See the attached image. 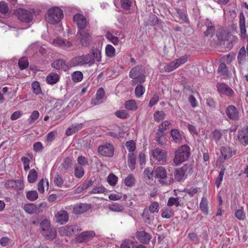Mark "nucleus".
Returning a JSON list of instances; mask_svg holds the SVG:
<instances>
[{
    "instance_id": "nucleus-45",
    "label": "nucleus",
    "mask_w": 248,
    "mask_h": 248,
    "mask_svg": "<svg viewBox=\"0 0 248 248\" xmlns=\"http://www.w3.org/2000/svg\"><path fill=\"white\" fill-rule=\"evenodd\" d=\"M135 183V179L133 174H129L124 180V184L126 186H132Z\"/></svg>"
},
{
    "instance_id": "nucleus-47",
    "label": "nucleus",
    "mask_w": 248,
    "mask_h": 248,
    "mask_svg": "<svg viewBox=\"0 0 248 248\" xmlns=\"http://www.w3.org/2000/svg\"><path fill=\"white\" fill-rule=\"evenodd\" d=\"M150 213H158L159 211V204L156 202H152L149 206L148 209Z\"/></svg>"
},
{
    "instance_id": "nucleus-37",
    "label": "nucleus",
    "mask_w": 248,
    "mask_h": 248,
    "mask_svg": "<svg viewBox=\"0 0 248 248\" xmlns=\"http://www.w3.org/2000/svg\"><path fill=\"white\" fill-rule=\"evenodd\" d=\"M166 117L165 113L163 111H156L154 114L155 121L159 122L164 120Z\"/></svg>"
},
{
    "instance_id": "nucleus-7",
    "label": "nucleus",
    "mask_w": 248,
    "mask_h": 248,
    "mask_svg": "<svg viewBox=\"0 0 248 248\" xmlns=\"http://www.w3.org/2000/svg\"><path fill=\"white\" fill-rule=\"evenodd\" d=\"M188 59L187 55H184L180 58L170 62L165 66V70L167 72H171L178 67L180 65L185 63Z\"/></svg>"
},
{
    "instance_id": "nucleus-35",
    "label": "nucleus",
    "mask_w": 248,
    "mask_h": 248,
    "mask_svg": "<svg viewBox=\"0 0 248 248\" xmlns=\"http://www.w3.org/2000/svg\"><path fill=\"white\" fill-rule=\"evenodd\" d=\"M201 210L206 215L208 213L207 200L205 197H202L200 204Z\"/></svg>"
},
{
    "instance_id": "nucleus-61",
    "label": "nucleus",
    "mask_w": 248,
    "mask_h": 248,
    "mask_svg": "<svg viewBox=\"0 0 248 248\" xmlns=\"http://www.w3.org/2000/svg\"><path fill=\"white\" fill-rule=\"evenodd\" d=\"M14 187L16 188L17 190H21L24 187L23 181L22 180H15Z\"/></svg>"
},
{
    "instance_id": "nucleus-1",
    "label": "nucleus",
    "mask_w": 248,
    "mask_h": 248,
    "mask_svg": "<svg viewBox=\"0 0 248 248\" xmlns=\"http://www.w3.org/2000/svg\"><path fill=\"white\" fill-rule=\"evenodd\" d=\"M174 163L178 165L187 160L190 155V148L187 145L179 147L174 153Z\"/></svg>"
},
{
    "instance_id": "nucleus-3",
    "label": "nucleus",
    "mask_w": 248,
    "mask_h": 248,
    "mask_svg": "<svg viewBox=\"0 0 248 248\" xmlns=\"http://www.w3.org/2000/svg\"><path fill=\"white\" fill-rule=\"evenodd\" d=\"M63 17L62 10L59 7H55L48 11L46 20L49 23L54 24L60 21Z\"/></svg>"
},
{
    "instance_id": "nucleus-28",
    "label": "nucleus",
    "mask_w": 248,
    "mask_h": 248,
    "mask_svg": "<svg viewBox=\"0 0 248 248\" xmlns=\"http://www.w3.org/2000/svg\"><path fill=\"white\" fill-rule=\"evenodd\" d=\"M87 209V207L86 204L79 203L74 206L73 208V212L75 214H80L85 212Z\"/></svg>"
},
{
    "instance_id": "nucleus-29",
    "label": "nucleus",
    "mask_w": 248,
    "mask_h": 248,
    "mask_svg": "<svg viewBox=\"0 0 248 248\" xmlns=\"http://www.w3.org/2000/svg\"><path fill=\"white\" fill-rule=\"evenodd\" d=\"M23 209L26 213L32 214L36 211L37 207L33 203H27L24 205Z\"/></svg>"
},
{
    "instance_id": "nucleus-50",
    "label": "nucleus",
    "mask_w": 248,
    "mask_h": 248,
    "mask_svg": "<svg viewBox=\"0 0 248 248\" xmlns=\"http://www.w3.org/2000/svg\"><path fill=\"white\" fill-rule=\"evenodd\" d=\"M173 215V211L170 208H167L164 210L161 214L163 218H170Z\"/></svg>"
},
{
    "instance_id": "nucleus-24",
    "label": "nucleus",
    "mask_w": 248,
    "mask_h": 248,
    "mask_svg": "<svg viewBox=\"0 0 248 248\" xmlns=\"http://www.w3.org/2000/svg\"><path fill=\"white\" fill-rule=\"evenodd\" d=\"M170 134L175 143H180L182 140V134L178 129H172Z\"/></svg>"
},
{
    "instance_id": "nucleus-9",
    "label": "nucleus",
    "mask_w": 248,
    "mask_h": 248,
    "mask_svg": "<svg viewBox=\"0 0 248 248\" xmlns=\"http://www.w3.org/2000/svg\"><path fill=\"white\" fill-rule=\"evenodd\" d=\"M73 20L77 25L78 31L85 30L87 26V21L83 15L76 14L73 17Z\"/></svg>"
},
{
    "instance_id": "nucleus-10",
    "label": "nucleus",
    "mask_w": 248,
    "mask_h": 248,
    "mask_svg": "<svg viewBox=\"0 0 248 248\" xmlns=\"http://www.w3.org/2000/svg\"><path fill=\"white\" fill-rule=\"evenodd\" d=\"M95 234V232L92 231L83 232L76 237V240L78 243L87 242L92 239Z\"/></svg>"
},
{
    "instance_id": "nucleus-27",
    "label": "nucleus",
    "mask_w": 248,
    "mask_h": 248,
    "mask_svg": "<svg viewBox=\"0 0 248 248\" xmlns=\"http://www.w3.org/2000/svg\"><path fill=\"white\" fill-rule=\"evenodd\" d=\"M52 66L57 69H63L65 70L67 68V65L65 61L62 60H58L53 62Z\"/></svg>"
},
{
    "instance_id": "nucleus-49",
    "label": "nucleus",
    "mask_w": 248,
    "mask_h": 248,
    "mask_svg": "<svg viewBox=\"0 0 248 248\" xmlns=\"http://www.w3.org/2000/svg\"><path fill=\"white\" fill-rule=\"evenodd\" d=\"M145 91L144 88L141 84H139L135 88V93L136 96L139 98L144 93Z\"/></svg>"
},
{
    "instance_id": "nucleus-60",
    "label": "nucleus",
    "mask_w": 248,
    "mask_h": 248,
    "mask_svg": "<svg viewBox=\"0 0 248 248\" xmlns=\"http://www.w3.org/2000/svg\"><path fill=\"white\" fill-rule=\"evenodd\" d=\"M215 30V29L214 26L212 25V24L210 25H208L207 29L204 32L205 35L206 36H212L214 33Z\"/></svg>"
},
{
    "instance_id": "nucleus-32",
    "label": "nucleus",
    "mask_w": 248,
    "mask_h": 248,
    "mask_svg": "<svg viewBox=\"0 0 248 248\" xmlns=\"http://www.w3.org/2000/svg\"><path fill=\"white\" fill-rule=\"evenodd\" d=\"M221 153L225 159L230 158L232 155V151L229 147H222L221 148Z\"/></svg>"
},
{
    "instance_id": "nucleus-54",
    "label": "nucleus",
    "mask_w": 248,
    "mask_h": 248,
    "mask_svg": "<svg viewBox=\"0 0 248 248\" xmlns=\"http://www.w3.org/2000/svg\"><path fill=\"white\" fill-rule=\"evenodd\" d=\"M117 181L118 177L113 173L110 174L107 178V181L111 186L115 185Z\"/></svg>"
},
{
    "instance_id": "nucleus-14",
    "label": "nucleus",
    "mask_w": 248,
    "mask_h": 248,
    "mask_svg": "<svg viewBox=\"0 0 248 248\" xmlns=\"http://www.w3.org/2000/svg\"><path fill=\"white\" fill-rule=\"evenodd\" d=\"M217 88L219 93L228 96H232L234 93L233 90L228 85L223 83H218Z\"/></svg>"
},
{
    "instance_id": "nucleus-16",
    "label": "nucleus",
    "mask_w": 248,
    "mask_h": 248,
    "mask_svg": "<svg viewBox=\"0 0 248 248\" xmlns=\"http://www.w3.org/2000/svg\"><path fill=\"white\" fill-rule=\"evenodd\" d=\"M105 91L103 88H99L96 93V97L91 100L92 104L97 105L102 103V100L105 96Z\"/></svg>"
},
{
    "instance_id": "nucleus-30",
    "label": "nucleus",
    "mask_w": 248,
    "mask_h": 248,
    "mask_svg": "<svg viewBox=\"0 0 248 248\" xmlns=\"http://www.w3.org/2000/svg\"><path fill=\"white\" fill-rule=\"evenodd\" d=\"M38 174L36 170L34 169L30 170L28 175V181L30 183H34L37 178Z\"/></svg>"
},
{
    "instance_id": "nucleus-8",
    "label": "nucleus",
    "mask_w": 248,
    "mask_h": 248,
    "mask_svg": "<svg viewBox=\"0 0 248 248\" xmlns=\"http://www.w3.org/2000/svg\"><path fill=\"white\" fill-rule=\"evenodd\" d=\"M152 155L154 158L156 160L161 164L166 161L167 153L163 150L157 148L152 151Z\"/></svg>"
},
{
    "instance_id": "nucleus-64",
    "label": "nucleus",
    "mask_w": 248,
    "mask_h": 248,
    "mask_svg": "<svg viewBox=\"0 0 248 248\" xmlns=\"http://www.w3.org/2000/svg\"><path fill=\"white\" fill-rule=\"evenodd\" d=\"M9 11L8 7L7 4L4 1L0 2V13L5 14L8 13Z\"/></svg>"
},
{
    "instance_id": "nucleus-21",
    "label": "nucleus",
    "mask_w": 248,
    "mask_h": 248,
    "mask_svg": "<svg viewBox=\"0 0 248 248\" xmlns=\"http://www.w3.org/2000/svg\"><path fill=\"white\" fill-rule=\"evenodd\" d=\"M53 43L64 48H69L72 46L71 42L66 41L61 38H57L53 40Z\"/></svg>"
},
{
    "instance_id": "nucleus-13",
    "label": "nucleus",
    "mask_w": 248,
    "mask_h": 248,
    "mask_svg": "<svg viewBox=\"0 0 248 248\" xmlns=\"http://www.w3.org/2000/svg\"><path fill=\"white\" fill-rule=\"evenodd\" d=\"M55 217L56 222L63 224L67 222L69 219V215L67 211L65 210H60L58 211L55 215Z\"/></svg>"
},
{
    "instance_id": "nucleus-40",
    "label": "nucleus",
    "mask_w": 248,
    "mask_h": 248,
    "mask_svg": "<svg viewBox=\"0 0 248 248\" xmlns=\"http://www.w3.org/2000/svg\"><path fill=\"white\" fill-rule=\"evenodd\" d=\"M109 209L113 212H122L124 210V207L117 203L109 205Z\"/></svg>"
},
{
    "instance_id": "nucleus-62",
    "label": "nucleus",
    "mask_w": 248,
    "mask_h": 248,
    "mask_svg": "<svg viewBox=\"0 0 248 248\" xmlns=\"http://www.w3.org/2000/svg\"><path fill=\"white\" fill-rule=\"evenodd\" d=\"M62 166L64 169L68 170L72 166V160L69 157L65 158L62 164Z\"/></svg>"
},
{
    "instance_id": "nucleus-55",
    "label": "nucleus",
    "mask_w": 248,
    "mask_h": 248,
    "mask_svg": "<svg viewBox=\"0 0 248 248\" xmlns=\"http://www.w3.org/2000/svg\"><path fill=\"white\" fill-rule=\"evenodd\" d=\"M125 146L130 153H133L136 149L135 143L133 140L127 141Z\"/></svg>"
},
{
    "instance_id": "nucleus-39",
    "label": "nucleus",
    "mask_w": 248,
    "mask_h": 248,
    "mask_svg": "<svg viewBox=\"0 0 248 248\" xmlns=\"http://www.w3.org/2000/svg\"><path fill=\"white\" fill-rule=\"evenodd\" d=\"M235 217L239 220H244L246 219V213L242 207L236 211Z\"/></svg>"
},
{
    "instance_id": "nucleus-57",
    "label": "nucleus",
    "mask_w": 248,
    "mask_h": 248,
    "mask_svg": "<svg viewBox=\"0 0 248 248\" xmlns=\"http://www.w3.org/2000/svg\"><path fill=\"white\" fill-rule=\"evenodd\" d=\"M248 134V127H244L242 129L238 131V139L239 140L241 139H244V137L247 135Z\"/></svg>"
},
{
    "instance_id": "nucleus-23",
    "label": "nucleus",
    "mask_w": 248,
    "mask_h": 248,
    "mask_svg": "<svg viewBox=\"0 0 248 248\" xmlns=\"http://www.w3.org/2000/svg\"><path fill=\"white\" fill-rule=\"evenodd\" d=\"M155 177L161 179H164L167 177V171L163 167H158L155 170Z\"/></svg>"
},
{
    "instance_id": "nucleus-46",
    "label": "nucleus",
    "mask_w": 248,
    "mask_h": 248,
    "mask_svg": "<svg viewBox=\"0 0 248 248\" xmlns=\"http://www.w3.org/2000/svg\"><path fill=\"white\" fill-rule=\"evenodd\" d=\"M53 181L55 185L59 187H62L63 185V180L60 175L57 174L55 176Z\"/></svg>"
},
{
    "instance_id": "nucleus-6",
    "label": "nucleus",
    "mask_w": 248,
    "mask_h": 248,
    "mask_svg": "<svg viewBox=\"0 0 248 248\" xmlns=\"http://www.w3.org/2000/svg\"><path fill=\"white\" fill-rule=\"evenodd\" d=\"M114 150L113 146L109 143L100 145L98 148V152L100 155L108 157L113 156Z\"/></svg>"
},
{
    "instance_id": "nucleus-2",
    "label": "nucleus",
    "mask_w": 248,
    "mask_h": 248,
    "mask_svg": "<svg viewBox=\"0 0 248 248\" xmlns=\"http://www.w3.org/2000/svg\"><path fill=\"white\" fill-rule=\"evenodd\" d=\"M94 63L92 55L88 54L73 58L70 62L71 66H84L87 64L91 65Z\"/></svg>"
},
{
    "instance_id": "nucleus-33",
    "label": "nucleus",
    "mask_w": 248,
    "mask_h": 248,
    "mask_svg": "<svg viewBox=\"0 0 248 248\" xmlns=\"http://www.w3.org/2000/svg\"><path fill=\"white\" fill-rule=\"evenodd\" d=\"M74 168V174L75 176L78 178H81L84 174V171L83 167L81 166L76 164Z\"/></svg>"
},
{
    "instance_id": "nucleus-53",
    "label": "nucleus",
    "mask_w": 248,
    "mask_h": 248,
    "mask_svg": "<svg viewBox=\"0 0 248 248\" xmlns=\"http://www.w3.org/2000/svg\"><path fill=\"white\" fill-rule=\"evenodd\" d=\"M246 50L244 46L242 47L238 53L237 59L239 63H241V61H243L246 57Z\"/></svg>"
},
{
    "instance_id": "nucleus-41",
    "label": "nucleus",
    "mask_w": 248,
    "mask_h": 248,
    "mask_svg": "<svg viewBox=\"0 0 248 248\" xmlns=\"http://www.w3.org/2000/svg\"><path fill=\"white\" fill-rule=\"evenodd\" d=\"M105 52L108 57L113 58L115 56V49L111 45H107L106 47Z\"/></svg>"
},
{
    "instance_id": "nucleus-51",
    "label": "nucleus",
    "mask_w": 248,
    "mask_h": 248,
    "mask_svg": "<svg viewBox=\"0 0 248 248\" xmlns=\"http://www.w3.org/2000/svg\"><path fill=\"white\" fill-rule=\"evenodd\" d=\"M115 115L121 119H126L129 117V114L126 110H117L115 113Z\"/></svg>"
},
{
    "instance_id": "nucleus-4",
    "label": "nucleus",
    "mask_w": 248,
    "mask_h": 248,
    "mask_svg": "<svg viewBox=\"0 0 248 248\" xmlns=\"http://www.w3.org/2000/svg\"><path fill=\"white\" fill-rule=\"evenodd\" d=\"M77 36L83 46H89L92 41L91 34L87 30L78 31Z\"/></svg>"
},
{
    "instance_id": "nucleus-26",
    "label": "nucleus",
    "mask_w": 248,
    "mask_h": 248,
    "mask_svg": "<svg viewBox=\"0 0 248 248\" xmlns=\"http://www.w3.org/2000/svg\"><path fill=\"white\" fill-rule=\"evenodd\" d=\"M59 80V76L57 73H51L46 78L47 82L49 84L56 83Z\"/></svg>"
},
{
    "instance_id": "nucleus-22",
    "label": "nucleus",
    "mask_w": 248,
    "mask_h": 248,
    "mask_svg": "<svg viewBox=\"0 0 248 248\" xmlns=\"http://www.w3.org/2000/svg\"><path fill=\"white\" fill-rule=\"evenodd\" d=\"M141 75H144L142 67L140 66H136L131 69L129 76L130 78H133Z\"/></svg>"
},
{
    "instance_id": "nucleus-42",
    "label": "nucleus",
    "mask_w": 248,
    "mask_h": 248,
    "mask_svg": "<svg viewBox=\"0 0 248 248\" xmlns=\"http://www.w3.org/2000/svg\"><path fill=\"white\" fill-rule=\"evenodd\" d=\"M41 232L46 231L50 228H54L51 225L50 221L47 219H44L40 223Z\"/></svg>"
},
{
    "instance_id": "nucleus-17",
    "label": "nucleus",
    "mask_w": 248,
    "mask_h": 248,
    "mask_svg": "<svg viewBox=\"0 0 248 248\" xmlns=\"http://www.w3.org/2000/svg\"><path fill=\"white\" fill-rule=\"evenodd\" d=\"M76 228V226L66 225L61 228L59 232L62 235H71L74 233Z\"/></svg>"
},
{
    "instance_id": "nucleus-38",
    "label": "nucleus",
    "mask_w": 248,
    "mask_h": 248,
    "mask_svg": "<svg viewBox=\"0 0 248 248\" xmlns=\"http://www.w3.org/2000/svg\"><path fill=\"white\" fill-rule=\"evenodd\" d=\"M27 198L30 201H34L38 198V194L35 190L29 191L26 193Z\"/></svg>"
},
{
    "instance_id": "nucleus-59",
    "label": "nucleus",
    "mask_w": 248,
    "mask_h": 248,
    "mask_svg": "<svg viewBox=\"0 0 248 248\" xmlns=\"http://www.w3.org/2000/svg\"><path fill=\"white\" fill-rule=\"evenodd\" d=\"M106 188L101 186H96L94 187L92 191L90 192L91 194H100L103 193L105 192Z\"/></svg>"
},
{
    "instance_id": "nucleus-5",
    "label": "nucleus",
    "mask_w": 248,
    "mask_h": 248,
    "mask_svg": "<svg viewBox=\"0 0 248 248\" xmlns=\"http://www.w3.org/2000/svg\"><path fill=\"white\" fill-rule=\"evenodd\" d=\"M16 16L18 19L22 22L28 23L32 21V14L28 10L24 9H19L16 12Z\"/></svg>"
},
{
    "instance_id": "nucleus-34",
    "label": "nucleus",
    "mask_w": 248,
    "mask_h": 248,
    "mask_svg": "<svg viewBox=\"0 0 248 248\" xmlns=\"http://www.w3.org/2000/svg\"><path fill=\"white\" fill-rule=\"evenodd\" d=\"M142 216L146 222L148 224H150L154 218V216L150 214L149 210L146 209H144Z\"/></svg>"
},
{
    "instance_id": "nucleus-25",
    "label": "nucleus",
    "mask_w": 248,
    "mask_h": 248,
    "mask_svg": "<svg viewBox=\"0 0 248 248\" xmlns=\"http://www.w3.org/2000/svg\"><path fill=\"white\" fill-rule=\"evenodd\" d=\"M136 157L133 153H129L128 155L127 163L129 168L132 170L135 169Z\"/></svg>"
},
{
    "instance_id": "nucleus-44",
    "label": "nucleus",
    "mask_w": 248,
    "mask_h": 248,
    "mask_svg": "<svg viewBox=\"0 0 248 248\" xmlns=\"http://www.w3.org/2000/svg\"><path fill=\"white\" fill-rule=\"evenodd\" d=\"M18 65L20 70L26 69L29 66V62L26 57L20 58L18 62Z\"/></svg>"
},
{
    "instance_id": "nucleus-15",
    "label": "nucleus",
    "mask_w": 248,
    "mask_h": 248,
    "mask_svg": "<svg viewBox=\"0 0 248 248\" xmlns=\"http://www.w3.org/2000/svg\"><path fill=\"white\" fill-rule=\"evenodd\" d=\"M136 238L143 244H147L151 239L150 235L145 231H140L136 233Z\"/></svg>"
},
{
    "instance_id": "nucleus-43",
    "label": "nucleus",
    "mask_w": 248,
    "mask_h": 248,
    "mask_svg": "<svg viewBox=\"0 0 248 248\" xmlns=\"http://www.w3.org/2000/svg\"><path fill=\"white\" fill-rule=\"evenodd\" d=\"M83 78V74L80 71H76L72 74V79L75 82H78Z\"/></svg>"
},
{
    "instance_id": "nucleus-20",
    "label": "nucleus",
    "mask_w": 248,
    "mask_h": 248,
    "mask_svg": "<svg viewBox=\"0 0 248 248\" xmlns=\"http://www.w3.org/2000/svg\"><path fill=\"white\" fill-rule=\"evenodd\" d=\"M219 75L223 78H227L229 77V71L227 66L224 63H221L217 70Z\"/></svg>"
},
{
    "instance_id": "nucleus-18",
    "label": "nucleus",
    "mask_w": 248,
    "mask_h": 248,
    "mask_svg": "<svg viewBox=\"0 0 248 248\" xmlns=\"http://www.w3.org/2000/svg\"><path fill=\"white\" fill-rule=\"evenodd\" d=\"M83 126L82 123L72 124L66 129L65 134L67 136H71L81 129Z\"/></svg>"
},
{
    "instance_id": "nucleus-48",
    "label": "nucleus",
    "mask_w": 248,
    "mask_h": 248,
    "mask_svg": "<svg viewBox=\"0 0 248 248\" xmlns=\"http://www.w3.org/2000/svg\"><path fill=\"white\" fill-rule=\"evenodd\" d=\"M167 205L172 206L175 205L178 207L180 205L178 198L170 197L167 202Z\"/></svg>"
},
{
    "instance_id": "nucleus-52",
    "label": "nucleus",
    "mask_w": 248,
    "mask_h": 248,
    "mask_svg": "<svg viewBox=\"0 0 248 248\" xmlns=\"http://www.w3.org/2000/svg\"><path fill=\"white\" fill-rule=\"evenodd\" d=\"M31 87L34 93L39 94L41 93V90L40 84L38 81H34L31 84Z\"/></svg>"
},
{
    "instance_id": "nucleus-36",
    "label": "nucleus",
    "mask_w": 248,
    "mask_h": 248,
    "mask_svg": "<svg viewBox=\"0 0 248 248\" xmlns=\"http://www.w3.org/2000/svg\"><path fill=\"white\" fill-rule=\"evenodd\" d=\"M145 78V77L144 75H141L139 77L133 78V79L131 81V85L133 86H135L137 84H141V83L144 82Z\"/></svg>"
},
{
    "instance_id": "nucleus-12",
    "label": "nucleus",
    "mask_w": 248,
    "mask_h": 248,
    "mask_svg": "<svg viewBox=\"0 0 248 248\" xmlns=\"http://www.w3.org/2000/svg\"><path fill=\"white\" fill-rule=\"evenodd\" d=\"M192 168L190 165H184L182 167L177 168L175 170V178L178 181H181L185 176V172L188 170H192Z\"/></svg>"
},
{
    "instance_id": "nucleus-19",
    "label": "nucleus",
    "mask_w": 248,
    "mask_h": 248,
    "mask_svg": "<svg viewBox=\"0 0 248 248\" xmlns=\"http://www.w3.org/2000/svg\"><path fill=\"white\" fill-rule=\"evenodd\" d=\"M42 234L47 240H52L55 238L57 232L54 228H50L46 231L41 232Z\"/></svg>"
},
{
    "instance_id": "nucleus-11",
    "label": "nucleus",
    "mask_w": 248,
    "mask_h": 248,
    "mask_svg": "<svg viewBox=\"0 0 248 248\" xmlns=\"http://www.w3.org/2000/svg\"><path fill=\"white\" fill-rule=\"evenodd\" d=\"M227 117L232 120L236 121L239 118V112L237 108L233 105H229L225 110Z\"/></svg>"
},
{
    "instance_id": "nucleus-58",
    "label": "nucleus",
    "mask_w": 248,
    "mask_h": 248,
    "mask_svg": "<svg viewBox=\"0 0 248 248\" xmlns=\"http://www.w3.org/2000/svg\"><path fill=\"white\" fill-rule=\"evenodd\" d=\"M106 37L108 39L110 40L114 45H117L118 44V38L114 36L112 33L108 32L107 33Z\"/></svg>"
},
{
    "instance_id": "nucleus-63",
    "label": "nucleus",
    "mask_w": 248,
    "mask_h": 248,
    "mask_svg": "<svg viewBox=\"0 0 248 248\" xmlns=\"http://www.w3.org/2000/svg\"><path fill=\"white\" fill-rule=\"evenodd\" d=\"M122 7L125 10H128L131 6V1L130 0H121Z\"/></svg>"
},
{
    "instance_id": "nucleus-31",
    "label": "nucleus",
    "mask_w": 248,
    "mask_h": 248,
    "mask_svg": "<svg viewBox=\"0 0 248 248\" xmlns=\"http://www.w3.org/2000/svg\"><path fill=\"white\" fill-rule=\"evenodd\" d=\"M125 108L128 110L135 111L137 109V105L134 100L131 99L126 101L124 103Z\"/></svg>"
},
{
    "instance_id": "nucleus-56",
    "label": "nucleus",
    "mask_w": 248,
    "mask_h": 248,
    "mask_svg": "<svg viewBox=\"0 0 248 248\" xmlns=\"http://www.w3.org/2000/svg\"><path fill=\"white\" fill-rule=\"evenodd\" d=\"M222 134L221 132L217 129H215L212 132V139L217 143L221 138Z\"/></svg>"
}]
</instances>
